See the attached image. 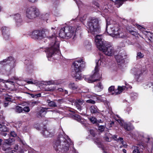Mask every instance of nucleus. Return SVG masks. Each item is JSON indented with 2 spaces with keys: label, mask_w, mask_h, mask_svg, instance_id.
<instances>
[{
  "label": "nucleus",
  "mask_w": 153,
  "mask_h": 153,
  "mask_svg": "<svg viewBox=\"0 0 153 153\" xmlns=\"http://www.w3.org/2000/svg\"><path fill=\"white\" fill-rule=\"evenodd\" d=\"M31 37L37 39H41L43 38V35L42 33L39 30H36L33 31L30 35Z\"/></svg>",
  "instance_id": "obj_10"
},
{
  "label": "nucleus",
  "mask_w": 153,
  "mask_h": 153,
  "mask_svg": "<svg viewBox=\"0 0 153 153\" xmlns=\"http://www.w3.org/2000/svg\"><path fill=\"white\" fill-rule=\"evenodd\" d=\"M41 95V94H36L35 95V97H40Z\"/></svg>",
  "instance_id": "obj_53"
},
{
  "label": "nucleus",
  "mask_w": 153,
  "mask_h": 153,
  "mask_svg": "<svg viewBox=\"0 0 153 153\" xmlns=\"http://www.w3.org/2000/svg\"><path fill=\"white\" fill-rule=\"evenodd\" d=\"M1 29L4 38L5 40H7L10 36L9 28L8 27L3 26Z\"/></svg>",
  "instance_id": "obj_12"
},
{
  "label": "nucleus",
  "mask_w": 153,
  "mask_h": 153,
  "mask_svg": "<svg viewBox=\"0 0 153 153\" xmlns=\"http://www.w3.org/2000/svg\"><path fill=\"white\" fill-rule=\"evenodd\" d=\"M90 134H91L93 137H94L95 136V133L94 132V131L93 130H90Z\"/></svg>",
  "instance_id": "obj_45"
},
{
  "label": "nucleus",
  "mask_w": 153,
  "mask_h": 153,
  "mask_svg": "<svg viewBox=\"0 0 153 153\" xmlns=\"http://www.w3.org/2000/svg\"><path fill=\"white\" fill-rule=\"evenodd\" d=\"M14 19L15 20L16 25L19 26L22 24V19L21 15L19 14H16L14 16Z\"/></svg>",
  "instance_id": "obj_13"
},
{
  "label": "nucleus",
  "mask_w": 153,
  "mask_h": 153,
  "mask_svg": "<svg viewBox=\"0 0 153 153\" xmlns=\"http://www.w3.org/2000/svg\"><path fill=\"white\" fill-rule=\"evenodd\" d=\"M41 83L45 85H48L47 81H42Z\"/></svg>",
  "instance_id": "obj_50"
},
{
  "label": "nucleus",
  "mask_w": 153,
  "mask_h": 153,
  "mask_svg": "<svg viewBox=\"0 0 153 153\" xmlns=\"http://www.w3.org/2000/svg\"><path fill=\"white\" fill-rule=\"evenodd\" d=\"M120 31L119 30V31L118 32V33L115 35V36L114 37L124 38L126 36L125 35H124V33H120Z\"/></svg>",
  "instance_id": "obj_25"
},
{
  "label": "nucleus",
  "mask_w": 153,
  "mask_h": 153,
  "mask_svg": "<svg viewBox=\"0 0 153 153\" xmlns=\"http://www.w3.org/2000/svg\"><path fill=\"white\" fill-rule=\"evenodd\" d=\"M111 135L108 132L106 133L104 137L105 140L107 141L110 142L111 141L110 138Z\"/></svg>",
  "instance_id": "obj_24"
},
{
  "label": "nucleus",
  "mask_w": 153,
  "mask_h": 153,
  "mask_svg": "<svg viewBox=\"0 0 153 153\" xmlns=\"http://www.w3.org/2000/svg\"><path fill=\"white\" fill-rule=\"evenodd\" d=\"M37 0H28L29 1L33 3L37 1Z\"/></svg>",
  "instance_id": "obj_59"
},
{
  "label": "nucleus",
  "mask_w": 153,
  "mask_h": 153,
  "mask_svg": "<svg viewBox=\"0 0 153 153\" xmlns=\"http://www.w3.org/2000/svg\"><path fill=\"white\" fill-rule=\"evenodd\" d=\"M6 146L7 145L6 144H3L2 147V149L4 151H6L7 152H9L11 150V148L9 147H7Z\"/></svg>",
  "instance_id": "obj_28"
},
{
  "label": "nucleus",
  "mask_w": 153,
  "mask_h": 153,
  "mask_svg": "<svg viewBox=\"0 0 153 153\" xmlns=\"http://www.w3.org/2000/svg\"><path fill=\"white\" fill-rule=\"evenodd\" d=\"M146 88H151L152 89V91L153 92V82H149L146 85Z\"/></svg>",
  "instance_id": "obj_32"
},
{
  "label": "nucleus",
  "mask_w": 153,
  "mask_h": 153,
  "mask_svg": "<svg viewBox=\"0 0 153 153\" xmlns=\"http://www.w3.org/2000/svg\"><path fill=\"white\" fill-rule=\"evenodd\" d=\"M4 143L6 144L10 145L12 144L14 141L13 139L9 138V139H5Z\"/></svg>",
  "instance_id": "obj_22"
},
{
  "label": "nucleus",
  "mask_w": 153,
  "mask_h": 153,
  "mask_svg": "<svg viewBox=\"0 0 153 153\" xmlns=\"http://www.w3.org/2000/svg\"><path fill=\"white\" fill-rule=\"evenodd\" d=\"M13 60V58L12 57H8L7 59L3 60L2 61L0 62V64L3 65H5L4 63L7 62V64L10 63V61H12Z\"/></svg>",
  "instance_id": "obj_18"
},
{
  "label": "nucleus",
  "mask_w": 153,
  "mask_h": 153,
  "mask_svg": "<svg viewBox=\"0 0 153 153\" xmlns=\"http://www.w3.org/2000/svg\"><path fill=\"white\" fill-rule=\"evenodd\" d=\"M41 32L42 33V35H43V38L47 37L53 41L50 44V48H48L47 50L48 58L51 57L55 54H59L60 53L59 42L57 40L55 34H54L51 36H49L48 30L45 29L43 30Z\"/></svg>",
  "instance_id": "obj_1"
},
{
  "label": "nucleus",
  "mask_w": 153,
  "mask_h": 153,
  "mask_svg": "<svg viewBox=\"0 0 153 153\" xmlns=\"http://www.w3.org/2000/svg\"><path fill=\"white\" fill-rule=\"evenodd\" d=\"M84 101L82 98H77L75 101L74 105L76 106L79 111H80L82 108L81 105H83Z\"/></svg>",
  "instance_id": "obj_11"
},
{
  "label": "nucleus",
  "mask_w": 153,
  "mask_h": 153,
  "mask_svg": "<svg viewBox=\"0 0 153 153\" xmlns=\"http://www.w3.org/2000/svg\"><path fill=\"white\" fill-rule=\"evenodd\" d=\"M126 56L124 52L119 53L117 55L115 56V59L118 62L120 63L123 62V57Z\"/></svg>",
  "instance_id": "obj_14"
},
{
  "label": "nucleus",
  "mask_w": 153,
  "mask_h": 153,
  "mask_svg": "<svg viewBox=\"0 0 153 153\" xmlns=\"http://www.w3.org/2000/svg\"><path fill=\"white\" fill-rule=\"evenodd\" d=\"M48 105L50 107H57V105L55 102L53 101H50V100H47Z\"/></svg>",
  "instance_id": "obj_26"
},
{
  "label": "nucleus",
  "mask_w": 153,
  "mask_h": 153,
  "mask_svg": "<svg viewBox=\"0 0 153 153\" xmlns=\"http://www.w3.org/2000/svg\"><path fill=\"white\" fill-rule=\"evenodd\" d=\"M85 62L83 59L76 60L73 64V67L71 72L73 77L76 79L80 80L81 78V70L84 68Z\"/></svg>",
  "instance_id": "obj_4"
},
{
  "label": "nucleus",
  "mask_w": 153,
  "mask_h": 153,
  "mask_svg": "<svg viewBox=\"0 0 153 153\" xmlns=\"http://www.w3.org/2000/svg\"><path fill=\"white\" fill-rule=\"evenodd\" d=\"M40 103V102L38 101H34L30 102V104L32 106H33L35 105V104L37 105L38 104Z\"/></svg>",
  "instance_id": "obj_35"
},
{
  "label": "nucleus",
  "mask_w": 153,
  "mask_h": 153,
  "mask_svg": "<svg viewBox=\"0 0 153 153\" xmlns=\"http://www.w3.org/2000/svg\"><path fill=\"white\" fill-rule=\"evenodd\" d=\"M114 86H111L108 88V91L111 92L114 91Z\"/></svg>",
  "instance_id": "obj_44"
},
{
  "label": "nucleus",
  "mask_w": 153,
  "mask_h": 153,
  "mask_svg": "<svg viewBox=\"0 0 153 153\" xmlns=\"http://www.w3.org/2000/svg\"><path fill=\"white\" fill-rule=\"evenodd\" d=\"M89 120L93 123H95L97 122V120L94 117H91L88 118Z\"/></svg>",
  "instance_id": "obj_33"
},
{
  "label": "nucleus",
  "mask_w": 153,
  "mask_h": 153,
  "mask_svg": "<svg viewBox=\"0 0 153 153\" xmlns=\"http://www.w3.org/2000/svg\"><path fill=\"white\" fill-rule=\"evenodd\" d=\"M95 42L97 48L102 51L105 55L111 56L114 54L116 51L113 47L108 45L104 41L102 35H96L95 37Z\"/></svg>",
  "instance_id": "obj_2"
},
{
  "label": "nucleus",
  "mask_w": 153,
  "mask_h": 153,
  "mask_svg": "<svg viewBox=\"0 0 153 153\" xmlns=\"http://www.w3.org/2000/svg\"><path fill=\"white\" fill-rule=\"evenodd\" d=\"M87 27L88 29V32L93 34L97 33L100 30L99 21L97 19H92L89 21Z\"/></svg>",
  "instance_id": "obj_5"
},
{
  "label": "nucleus",
  "mask_w": 153,
  "mask_h": 153,
  "mask_svg": "<svg viewBox=\"0 0 153 153\" xmlns=\"http://www.w3.org/2000/svg\"><path fill=\"white\" fill-rule=\"evenodd\" d=\"M4 112V111L2 110H0V114H3Z\"/></svg>",
  "instance_id": "obj_62"
},
{
  "label": "nucleus",
  "mask_w": 153,
  "mask_h": 153,
  "mask_svg": "<svg viewBox=\"0 0 153 153\" xmlns=\"http://www.w3.org/2000/svg\"><path fill=\"white\" fill-rule=\"evenodd\" d=\"M117 121L122 126L123 125L124 123H125L123 120L121 119H119L117 120Z\"/></svg>",
  "instance_id": "obj_40"
},
{
  "label": "nucleus",
  "mask_w": 153,
  "mask_h": 153,
  "mask_svg": "<svg viewBox=\"0 0 153 153\" xmlns=\"http://www.w3.org/2000/svg\"><path fill=\"white\" fill-rule=\"evenodd\" d=\"M10 134L11 136L13 137H15L16 136V133L13 131H11L10 132Z\"/></svg>",
  "instance_id": "obj_43"
},
{
  "label": "nucleus",
  "mask_w": 153,
  "mask_h": 153,
  "mask_svg": "<svg viewBox=\"0 0 153 153\" xmlns=\"http://www.w3.org/2000/svg\"><path fill=\"white\" fill-rule=\"evenodd\" d=\"M7 82H8L10 84H13V82L12 81H8V80H7Z\"/></svg>",
  "instance_id": "obj_63"
},
{
  "label": "nucleus",
  "mask_w": 153,
  "mask_h": 153,
  "mask_svg": "<svg viewBox=\"0 0 153 153\" xmlns=\"http://www.w3.org/2000/svg\"><path fill=\"white\" fill-rule=\"evenodd\" d=\"M103 88V85L100 82H99L94 86L95 90L97 92L101 91Z\"/></svg>",
  "instance_id": "obj_16"
},
{
  "label": "nucleus",
  "mask_w": 153,
  "mask_h": 153,
  "mask_svg": "<svg viewBox=\"0 0 153 153\" xmlns=\"http://www.w3.org/2000/svg\"><path fill=\"white\" fill-rule=\"evenodd\" d=\"M134 74L137 77V78H138L139 76L143 73L142 71L138 68H135L134 69Z\"/></svg>",
  "instance_id": "obj_20"
},
{
  "label": "nucleus",
  "mask_w": 153,
  "mask_h": 153,
  "mask_svg": "<svg viewBox=\"0 0 153 153\" xmlns=\"http://www.w3.org/2000/svg\"><path fill=\"white\" fill-rule=\"evenodd\" d=\"M129 32L131 33L133 35H134L135 34V32L133 31L132 30H129Z\"/></svg>",
  "instance_id": "obj_51"
},
{
  "label": "nucleus",
  "mask_w": 153,
  "mask_h": 153,
  "mask_svg": "<svg viewBox=\"0 0 153 153\" xmlns=\"http://www.w3.org/2000/svg\"><path fill=\"white\" fill-rule=\"evenodd\" d=\"M118 141H120L122 144H123V138L121 137H119L117 139Z\"/></svg>",
  "instance_id": "obj_47"
},
{
  "label": "nucleus",
  "mask_w": 153,
  "mask_h": 153,
  "mask_svg": "<svg viewBox=\"0 0 153 153\" xmlns=\"http://www.w3.org/2000/svg\"><path fill=\"white\" fill-rule=\"evenodd\" d=\"M8 102H5L4 103V107H7L8 106Z\"/></svg>",
  "instance_id": "obj_52"
},
{
  "label": "nucleus",
  "mask_w": 153,
  "mask_h": 153,
  "mask_svg": "<svg viewBox=\"0 0 153 153\" xmlns=\"http://www.w3.org/2000/svg\"><path fill=\"white\" fill-rule=\"evenodd\" d=\"M105 59L102 58V56L100 57V59L98 60L97 62H96V65L94 69V72L93 75H92L90 77L86 79L87 80V81L89 82H96L98 80L97 78L99 76V74L98 73V66L99 65H103L104 64L103 61H104Z\"/></svg>",
  "instance_id": "obj_6"
},
{
  "label": "nucleus",
  "mask_w": 153,
  "mask_h": 153,
  "mask_svg": "<svg viewBox=\"0 0 153 153\" xmlns=\"http://www.w3.org/2000/svg\"><path fill=\"white\" fill-rule=\"evenodd\" d=\"M9 152H10V153H15L16 152L14 150H11H11Z\"/></svg>",
  "instance_id": "obj_61"
},
{
  "label": "nucleus",
  "mask_w": 153,
  "mask_h": 153,
  "mask_svg": "<svg viewBox=\"0 0 153 153\" xmlns=\"http://www.w3.org/2000/svg\"><path fill=\"white\" fill-rule=\"evenodd\" d=\"M74 119L75 120H76L78 122H79L80 121L81 119L80 116L76 115L75 116H74Z\"/></svg>",
  "instance_id": "obj_37"
},
{
  "label": "nucleus",
  "mask_w": 153,
  "mask_h": 153,
  "mask_svg": "<svg viewBox=\"0 0 153 153\" xmlns=\"http://www.w3.org/2000/svg\"><path fill=\"white\" fill-rule=\"evenodd\" d=\"M27 83L28 84H33V83L32 81H28Z\"/></svg>",
  "instance_id": "obj_60"
},
{
  "label": "nucleus",
  "mask_w": 153,
  "mask_h": 153,
  "mask_svg": "<svg viewBox=\"0 0 153 153\" xmlns=\"http://www.w3.org/2000/svg\"><path fill=\"white\" fill-rule=\"evenodd\" d=\"M144 56V55L142 54L140 52L137 53V57L138 59H140L143 58Z\"/></svg>",
  "instance_id": "obj_36"
},
{
  "label": "nucleus",
  "mask_w": 153,
  "mask_h": 153,
  "mask_svg": "<svg viewBox=\"0 0 153 153\" xmlns=\"http://www.w3.org/2000/svg\"><path fill=\"white\" fill-rule=\"evenodd\" d=\"M30 94V95L33 98L35 97V95H34L33 94Z\"/></svg>",
  "instance_id": "obj_64"
},
{
  "label": "nucleus",
  "mask_w": 153,
  "mask_h": 153,
  "mask_svg": "<svg viewBox=\"0 0 153 153\" xmlns=\"http://www.w3.org/2000/svg\"><path fill=\"white\" fill-rule=\"evenodd\" d=\"M69 87L70 88L73 90H75L77 88V86L74 83H71L69 84Z\"/></svg>",
  "instance_id": "obj_30"
},
{
  "label": "nucleus",
  "mask_w": 153,
  "mask_h": 153,
  "mask_svg": "<svg viewBox=\"0 0 153 153\" xmlns=\"http://www.w3.org/2000/svg\"><path fill=\"white\" fill-rule=\"evenodd\" d=\"M138 147H140L142 149H143L144 148L143 146L142 145H138Z\"/></svg>",
  "instance_id": "obj_56"
},
{
  "label": "nucleus",
  "mask_w": 153,
  "mask_h": 153,
  "mask_svg": "<svg viewBox=\"0 0 153 153\" xmlns=\"http://www.w3.org/2000/svg\"><path fill=\"white\" fill-rule=\"evenodd\" d=\"M122 126L127 131H130L131 129V125L130 124L125 123Z\"/></svg>",
  "instance_id": "obj_21"
},
{
  "label": "nucleus",
  "mask_w": 153,
  "mask_h": 153,
  "mask_svg": "<svg viewBox=\"0 0 153 153\" xmlns=\"http://www.w3.org/2000/svg\"><path fill=\"white\" fill-rule=\"evenodd\" d=\"M146 35L149 38V37L151 39L153 38V34L152 33L150 32H147Z\"/></svg>",
  "instance_id": "obj_42"
},
{
  "label": "nucleus",
  "mask_w": 153,
  "mask_h": 153,
  "mask_svg": "<svg viewBox=\"0 0 153 153\" xmlns=\"http://www.w3.org/2000/svg\"><path fill=\"white\" fill-rule=\"evenodd\" d=\"M131 148L133 149V153H140L139 147L136 146H133Z\"/></svg>",
  "instance_id": "obj_29"
},
{
  "label": "nucleus",
  "mask_w": 153,
  "mask_h": 153,
  "mask_svg": "<svg viewBox=\"0 0 153 153\" xmlns=\"http://www.w3.org/2000/svg\"><path fill=\"white\" fill-rule=\"evenodd\" d=\"M106 30L107 33L113 37L118 33L120 30L119 25L118 24H111L110 22L106 20Z\"/></svg>",
  "instance_id": "obj_8"
},
{
  "label": "nucleus",
  "mask_w": 153,
  "mask_h": 153,
  "mask_svg": "<svg viewBox=\"0 0 153 153\" xmlns=\"http://www.w3.org/2000/svg\"><path fill=\"white\" fill-rule=\"evenodd\" d=\"M23 110L26 112H29L30 111V109L29 107L25 106L23 108Z\"/></svg>",
  "instance_id": "obj_39"
},
{
  "label": "nucleus",
  "mask_w": 153,
  "mask_h": 153,
  "mask_svg": "<svg viewBox=\"0 0 153 153\" xmlns=\"http://www.w3.org/2000/svg\"><path fill=\"white\" fill-rule=\"evenodd\" d=\"M73 145V142L68 136L61 137L59 139L54 141L53 147L56 151L67 152Z\"/></svg>",
  "instance_id": "obj_3"
},
{
  "label": "nucleus",
  "mask_w": 153,
  "mask_h": 153,
  "mask_svg": "<svg viewBox=\"0 0 153 153\" xmlns=\"http://www.w3.org/2000/svg\"><path fill=\"white\" fill-rule=\"evenodd\" d=\"M84 45L87 49L89 50L91 49V43H90L88 41L86 40L84 42Z\"/></svg>",
  "instance_id": "obj_23"
},
{
  "label": "nucleus",
  "mask_w": 153,
  "mask_h": 153,
  "mask_svg": "<svg viewBox=\"0 0 153 153\" xmlns=\"http://www.w3.org/2000/svg\"><path fill=\"white\" fill-rule=\"evenodd\" d=\"M105 128L104 126H99L98 127V129L100 131L102 132L104 131Z\"/></svg>",
  "instance_id": "obj_38"
},
{
  "label": "nucleus",
  "mask_w": 153,
  "mask_h": 153,
  "mask_svg": "<svg viewBox=\"0 0 153 153\" xmlns=\"http://www.w3.org/2000/svg\"><path fill=\"white\" fill-rule=\"evenodd\" d=\"M63 92L65 94H68V92L66 90H65L64 91H63Z\"/></svg>",
  "instance_id": "obj_54"
},
{
  "label": "nucleus",
  "mask_w": 153,
  "mask_h": 153,
  "mask_svg": "<svg viewBox=\"0 0 153 153\" xmlns=\"http://www.w3.org/2000/svg\"><path fill=\"white\" fill-rule=\"evenodd\" d=\"M81 29V27L79 26H78L77 27L76 30H75V31H77L78 30H79Z\"/></svg>",
  "instance_id": "obj_57"
},
{
  "label": "nucleus",
  "mask_w": 153,
  "mask_h": 153,
  "mask_svg": "<svg viewBox=\"0 0 153 153\" xmlns=\"http://www.w3.org/2000/svg\"><path fill=\"white\" fill-rule=\"evenodd\" d=\"M16 111L18 113H20L23 111V108L20 106H17L16 107Z\"/></svg>",
  "instance_id": "obj_31"
},
{
  "label": "nucleus",
  "mask_w": 153,
  "mask_h": 153,
  "mask_svg": "<svg viewBox=\"0 0 153 153\" xmlns=\"http://www.w3.org/2000/svg\"><path fill=\"white\" fill-rule=\"evenodd\" d=\"M8 129L4 125H2V127L1 128L0 131H1L7 132L8 131Z\"/></svg>",
  "instance_id": "obj_34"
},
{
  "label": "nucleus",
  "mask_w": 153,
  "mask_h": 153,
  "mask_svg": "<svg viewBox=\"0 0 153 153\" xmlns=\"http://www.w3.org/2000/svg\"><path fill=\"white\" fill-rule=\"evenodd\" d=\"M58 90L59 91L63 92L64 91L63 89L61 88H58Z\"/></svg>",
  "instance_id": "obj_55"
},
{
  "label": "nucleus",
  "mask_w": 153,
  "mask_h": 153,
  "mask_svg": "<svg viewBox=\"0 0 153 153\" xmlns=\"http://www.w3.org/2000/svg\"><path fill=\"white\" fill-rule=\"evenodd\" d=\"M90 110L91 113L96 114L100 113V110L97 107L94 105L91 106L90 108Z\"/></svg>",
  "instance_id": "obj_17"
},
{
  "label": "nucleus",
  "mask_w": 153,
  "mask_h": 153,
  "mask_svg": "<svg viewBox=\"0 0 153 153\" xmlns=\"http://www.w3.org/2000/svg\"><path fill=\"white\" fill-rule=\"evenodd\" d=\"M126 88L125 86H118L117 89L115 90L114 91V93H113V94H114L115 95H117L120 94Z\"/></svg>",
  "instance_id": "obj_15"
},
{
  "label": "nucleus",
  "mask_w": 153,
  "mask_h": 153,
  "mask_svg": "<svg viewBox=\"0 0 153 153\" xmlns=\"http://www.w3.org/2000/svg\"><path fill=\"white\" fill-rule=\"evenodd\" d=\"M39 15L38 10L34 7H28L26 10V16L30 19H33Z\"/></svg>",
  "instance_id": "obj_9"
},
{
  "label": "nucleus",
  "mask_w": 153,
  "mask_h": 153,
  "mask_svg": "<svg viewBox=\"0 0 153 153\" xmlns=\"http://www.w3.org/2000/svg\"><path fill=\"white\" fill-rule=\"evenodd\" d=\"M18 147H19L18 145H16L14 148L16 150H17L18 149Z\"/></svg>",
  "instance_id": "obj_58"
},
{
  "label": "nucleus",
  "mask_w": 153,
  "mask_h": 153,
  "mask_svg": "<svg viewBox=\"0 0 153 153\" xmlns=\"http://www.w3.org/2000/svg\"><path fill=\"white\" fill-rule=\"evenodd\" d=\"M86 102L88 103H91L92 104H94L95 103V101L91 99H89L87 100L86 101Z\"/></svg>",
  "instance_id": "obj_41"
},
{
  "label": "nucleus",
  "mask_w": 153,
  "mask_h": 153,
  "mask_svg": "<svg viewBox=\"0 0 153 153\" xmlns=\"http://www.w3.org/2000/svg\"><path fill=\"white\" fill-rule=\"evenodd\" d=\"M42 134L45 137H48L51 136V133L48 130L46 129H45L43 130L42 131Z\"/></svg>",
  "instance_id": "obj_19"
},
{
  "label": "nucleus",
  "mask_w": 153,
  "mask_h": 153,
  "mask_svg": "<svg viewBox=\"0 0 153 153\" xmlns=\"http://www.w3.org/2000/svg\"><path fill=\"white\" fill-rule=\"evenodd\" d=\"M4 100L7 102L11 101L12 100V99L9 97H5Z\"/></svg>",
  "instance_id": "obj_46"
},
{
  "label": "nucleus",
  "mask_w": 153,
  "mask_h": 153,
  "mask_svg": "<svg viewBox=\"0 0 153 153\" xmlns=\"http://www.w3.org/2000/svg\"><path fill=\"white\" fill-rule=\"evenodd\" d=\"M48 108H42L39 112V114L40 116L41 117V114L44 113L45 114L47 112V110L49 109Z\"/></svg>",
  "instance_id": "obj_27"
},
{
  "label": "nucleus",
  "mask_w": 153,
  "mask_h": 153,
  "mask_svg": "<svg viewBox=\"0 0 153 153\" xmlns=\"http://www.w3.org/2000/svg\"><path fill=\"white\" fill-rule=\"evenodd\" d=\"M0 134L2 136H5L7 134L6 132L1 131L0 133Z\"/></svg>",
  "instance_id": "obj_49"
},
{
  "label": "nucleus",
  "mask_w": 153,
  "mask_h": 153,
  "mask_svg": "<svg viewBox=\"0 0 153 153\" xmlns=\"http://www.w3.org/2000/svg\"><path fill=\"white\" fill-rule=\"evenodd\" d=\"M48 85H50L54 84V82L52 81H47Z\"/></svg>",
  "instance_id": "obj_48"
},
{
  "label": "nucleus",
  "mask_w": 153,
  "mask_h": 153,
  "mask_svg": "<svg viewBox=\"0 0 153 153\" xmlns=\"http://www.w3.org/2000/svg\"><path fill=\"white\" fill-rule=\"evenodd\" d=\"M75 28L73 27L68 26L62 28L60 31L59 36L61 38H70L74 34Z\"/></svg>",
  "instance_id": "obj_7"
}]
</instances>
